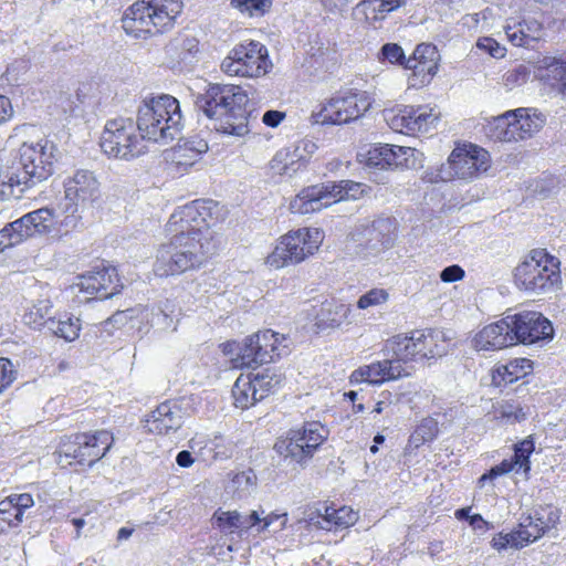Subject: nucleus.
I'll use <instances>...</instances> for the list:
<instances>
[{
    "mask_svg": "<svg viewBox=\"0 0 566 566\" xmlns=\"http://www.w3.org/2000/svg\"><path fill=\"white\" fill-rule=\"evenodd\" d=\"M480 50L488 52L492 57L502 59L505 56L506 50L495 39L490 36L480 38L476 42Z\"/></svg>",
    "mask_w": 566,
    "mask_h": 566,
    "instance_id": "nucleus-56",
    "label": "nucleus"
},
{
    "mask_svg": "<svg viewBox=\"0 0 566 566\" xmlns=\"http://www.w3.org/2000/svg\"><path fill=\"white\" fill-rule=\"evenodd\" d=\"M285 337L271 329L261 331L244 338L240 350L231 359L234 368H250L270 364L286 354Z\"/></svg>",
    "mask_w": 566,
    "mask_h": 566,
    "instance_id": "nucleus-15",
    "label": "nucleus"
},
{
    "mask_svg": "<svg viewBox=\"0 0 566 566\" xmlns=\"http://www.w3.org/2000/svg\"><path fill=\"white\" fill-rule=\"evenodd\" d=\"M387 345L394 357L403 366L409 361L434 359L448 352V339L443 332L436 328L415 329L409 334H397Z\"/></svg>",
    "mask_w": 566,
    "mask_h": 566,
    "instance_id": "nucleus-11",
    "label": "nucleus"
},
{
    "mask_svg": "<svg viewBox=\"0 0 566 566\" xmlns=\"http://www.w3.org/2000/svg\"><path fill=\"white\" fill-rule=\"evenodd\" d=\"M176 462L181 468H188L193 463V458L189 451H180L176 457Z\"/></svg>",
    "mask_w": 566,
    "mask_h": 566,
    "instance_id": "nucleus-63",
    "label": "nucleus"
},
{
    "mask_svg": "<svg viewBox=\"0 0 566 566\" xmlns=\"http://www.w3.org/2000/svg\"><path fill=\"white\" fill-rule=\"evenodd\" d=\"M240 347L241 346H239V344L235 340H228L220 345L222 353L226 355H232L235 352L238 354L240 350Z\"/></svg>",
    "mask_w": 566,
    "mask_h": 566,
    "instance_id": "nucleus-64",
    "label": "nucleus"
},
{
    "mask_svg": "<svg viewBox=\"0 0 566 566\" xmlns=\"http://www.w3.org/2000/svg\"><path fill=\"white\" fill-rule=\"evenodd\" d=\"M285 118V113L280 111H268L263 114L262 122L268 127H276Z\"/></svg>",
    "mask_w": 566,
    "mask_h": 566,
    "instance_id": "nucleus-60",
    "label": "nucleus"
},
{
    "mask_svg": "<svg viewBox=\"0 0 566 566\" xmlns=\"http://www.w3.org/2000/svg\"><path fill=\"white\" fill-rule=\"evenodd\" d=\"M222 73L230 77L259 80L273 70L269 49L258 40L249 39L237 43L220 63Z\"/></svg>",
    "mask_w": 566,
    "mask_h": 566,
    "instance_id": "nucleus-9",
    "label": "nucleus"
},
{
    "mask_svg": "<svg viewBox=\"0 0 566 566\" xmlns=\"http://www.w3.org/2000/svg\"><path fill=\"white\" fill-rule=\"evenodd\" d=\"M207 150V144L199 142L195 147L192 142H185L174 147L167 157V171L172 177H181L200 160L201 154Z\"/></svg>",
    "mask_w": 566,
    "mask_h": 566,
    "instance_id": "nucleus-33",
    "label": "nucleus"
},
{
    "mask_svg": "<svg viewBox=\"0 0 566 566\" xmlns=\"http://www.w3.org/2000/svg\"><path fill=\"white\" fill-rule=\"evenodd\" d=\"M358 512L350 506L331 500L317 501L307 505L304 521L308 527L326 532H339L355 525Z\"/></svg>",
    "mask_w": 566,
    "mask_h": 566,
    "instance_id": "nucleus-18",
    "label": "nucleus"
},
{
    "mask_svg": "<svg viewBox=\"0 0 566 566\" xmlns=\"http://www.w3.org/2000/svg\"><path fill=\"white\" fill-rule=\"evenodd\" d=\"M51 329L57 337L73 342L80 336L81 323L78 318L65 315L59 318L56 326Z\"/></svg>",
    "mask_w": 566,
    "mask_h": 566,
    "instance_id": "nucleus-48",
    "label": "nucleus"
},
{
    "mask_svg": "<svg viewBox=\"0 0 566 566\" xmlns=\"http://www.w3.org/2000/svg\"><path fill=\"white\" fill-rule=\"evenodd\" d=\"M363 192V185L353 180L311 185L291 200L290 211L294 214L315 213L342 200L356 199Z\"/></svg>",
    "mask_w": 566,
    "mask_h": 566,
    "instance_id": "nucleus-10",
    "label": "nucleus"
},
{
    "mask_svg": "<svg viewBox=\"0 0 566 566\" xmlns=\"http://www.w3.org/2000/svg\"><path fill=\"white\" fill-rule=\"evenodd\" d=\"M531 71L532 70L524 64H520V65L509 70L503 75L504 86L507 87L509 90H512L516 86H521V85L525 84L528 80Z\"/></svg>",
    "mask_w": 566,
    "mask_h": 566,
    "instance_id": "nucleus-53",
    "label": "nucleus"
},
{
    "mask_svg": "<svg viewBox=\"0 0 566 566\" xmlns=\"http://www.w3.org/2000/svg\"><path fill=\"white\" fill-rule=\"evenodd\" d=\"M64 198L69 203L82 210L93 206L101 199V184L96 176L85 169L76 170L63 182Z\"/></svg>",
    "mask_w": 566,
    "mask_h": 566,
    "instance_id": "nucleus-25",
    "label": "nucleus"
},
{
    "mask_svg": "<svg viewBox=\"0 0 566 566\" xmlns=\"http://www.w3.org/2000/svg\"><path fill=\"white\" fill-rule=\"evenodd\" d=\"M114 443L109 429L76 431L60 438L55 457L64 468L91 469L107 455Z\"/></svg>",
    "mask_w": 566,
    "mask_h": 566,
    "instance_id": "nucleus-4",
    "label": "nucleus"
},
{
    "mask_svg": "<svg viewBox=\"0 0 566 566\" xmlns=\"http://www.w3.org/2000/svg\"><path fill=\"white\" fill-rule=\"evenodd\" d=\"M179 102L171 95L151 97L138 108L137 125L144 139L155 143L172 140L181 130Z\"/></svg>",
    "mask_w": 566,
    "mask_h": 566,
    "instance_id": "nucleus-6",
    "label": "nucleus"
},
{
    "mask_svg": "<svg viewBox=\"0 0 566 566\" xmlns=\"http://www.w3.org/2000/svg\"><path fill=\"white\" fill-rule=\"evenodd\" d=\"M144 140L133 118L117 117L106 122L99 145L107 157L130 160L146 151Z\"/></svg>",
    "mask_w": 566,
    "mask_h": 566,
    "instance_id": "nucleus-13",
    "label": "nucleus"
},
{
    "mask_svg": "<svg viewBox=\"0 0 566 566\" xmlns=\"http://www.w3.org/2000/svg\"><path fill=\"white\" fill-rule=\"evenodd\" d=\"M448 163L459 178L472 179L489 169L490 155L475 144L458 143L449 155Z\"/></svg>",
    "mask_w": 566,
    "mask_h": 566,
    "instance_id": "nucleus-22",
    "label": "nucleus"
},
{
    "mask_svg": "<svg viewBox=\"0 0 566 566\" xmlns=\"http://www.w3.org/2000/svg\"><path fill=\"white\" fill-rule=\"evenodd\" d=\"M513 284L528 294H545L562 285L560 261L546 249H532L513 270Z\"/></svg>",
    "mask_w": 566,
    "mask_h": 566,
    "instance_id": "nucleus-5",
    "label": "nucleus"
},
{
    "mask_svg": "<svg viewBox=\"0 0 566 566\" xmlns=\"http://www.w3.org/2000/svg\"><path fill=\"white\" fill-rule=\"evenodd\" d=\"M184 11L182 0H135L120 17L124 33L148 41L170 33Z\"/></svg>",
    "mask_w": 566,
    "mask_h": 566,
    "instance_id": "nucleus-2",
    "label": "nucleus"
},
{
    "mask_svg": "<svg viewBox=\"0 0 566 566\" xmlns=\"http://www.w3.org/2000/svg\"><path fill=\"white\" fill-rule=\"evenodd\" d=\"M439 117L434 108L428 104L401 105L389 112L387 122L392 130L416 136L436 128Z\"/></svg>",
    "mask_w": 566,
    "mask_h": 566,
    "instance_id": "nucleus-19",
    "label": "nucleus"
},
{
    "mask_svg": "<svg viewBox=\"0 0 566 566\" xmlns=\"http://www.w3.org/2000/svg\"><path fill=\"white\" fill-rule=\"evenodd\" d=\"M464 275V270L460 265L453 264L442 270L440 279L442 282L452 283L462 280Z\"/></svg>",
    "mask_w": 566,
    "mask_h": 566,
    "instance_id": "nucleus-58",
    "label": "nucleus"
},
{
    "mask_svg": "<svg viewBox=\"0 0 566 566\" xmlns=\"http://www.w3.org/2000/svg\"><path fill=\"white\" fill-rule=\"evenodd\" d=\"M248 101V93L241 85L212 83L198 95L196 105L210 119L224 118L219 128L222 133L244 136L249 133Z\"/></svg>",
    "mask_w": 566,
    "mask_h": 566,
    "instance_id": "nucleus-3",
    "label": "nucleus"
},
{
    "mask_svg": "<svg viewBox=\"0 0 566 566\" xmlns=\"http://www.w3.org/2000/svg\"><path fill=\"white\" fill-rule=\"evenodd\" d=\"M51 310L52 305L49 300H40L25 311L22 321L32 329H41L49 321L55 324L51 316Z\"/></svg>",
    "mask_w": 566,
    "mask_h": 566,
    "instance_id": "nucleus-44",
    "label": "nucleus"
},
{
    "mask_svg": "<svg viewBox=\"0 0 566 566\" xmlns=\"http://www.w3.org/2000/svg\"><path fill=\"white\" fill-rule=\"evenodd\" d=\"M94 83L91 81L82 82L76 92L75 96L80 104L86 103V101L93 95L94 93Z\"/></svg>",
    "mask_w": 566,
    "mask_h": 566,
    "instance_id": "nucleus-59",
    "label": "nucleus"
},
{
    "mask_svg": "<svg viewBox=\"0 0 566 566\" xmlns=\"http://www.w3.org/2000/svg\"><path fill=\"white\" fill-rule=\"evenodd\" d=\"M83 211L81 207L66 202L62 213L56 216L55 233L62 237L74 232L81 223Z\"/></svg>",
    "mask_w": 566,
    "mask_h": 566,
    "instance_id": "nucleus-45",
    "label": "nucleus"
},
{
    "mask_svg": "<svg viewBox=\"0 0 566 566\" xmlns=\"http://www.w3.org/2000/svg\"><path fill=\"white\" fill-rule=\"evenodd\" d=\"M528 412V407L518 397H510L495 401L489 416L499 426H514L525 421Z\"/></svg>",
    "mask_w": 566,
    "mask_h": 566,
    "instance_id": "nucleus-34",
    "label": "nucleus"
},
{
    "mask_svg": "<svg viewBox=\"0 0 566 566\" xmlns=\"http://www.w3.org/2000/svg\"><path fill=\"white\" fill-rule=\"evenodd\" d=\"M534 451L535 439L532 434L513 444V455L511 459L526 476L531 473V457Z\"/></svg>",
    "mask_w": 566,
    "mask_h": 566,
    "instance_id": "nucleus-46",
    "label": "nucleus"
},
{
    "mask_svg": "<svg viewBox=\"0 0 566 566\" xmlns=\"http://www.w3.org/2000/svg\"><path fill=\"white\" fill-rule=\"evenodd\" d=\"M272 4L273 0H231V6L249 18H261L265 15Z\"/></svg>",
    "mask_w": 566,
    "mask_h": 566,
    "instance_id": "nucleus-47",
    "label": "nucleus"
},
{
    "mask_svg": "<svg viewBox=\"0 0 566 566\" xmlns=\"http://www.w3.org/2000/svg\"><path fill=\"white\" fill-rule=\"evenodd\" d=\"M509 41L515 46H526L531 41H537L542 36L543 24L535 20H523L504 28Z\"/></svg>",
    "mask_w": 566,
    "mask_h": 566,
    "instance_id": "nucleus-39",
    "label": "nucleus"
},
{
    "mask_svg": "<svg viewBox=\"0 0 566 566\" xmlns=\"http://www.w3.org/2000/svg\"><path fill=\"white\" fill-rule=\"evenodd\" d=\"M491 546L496 551H503L507 547L515 549L524 548L523 542L520 539V534L516 528H513L509 533L500 532L491 541Z\"/></svg>",
    "mask_w": 566,
    "mask_h": 566,
    "instance_id": "nucleus-49",
    "label": "nucleus"
},
{
    "mask_svg": "<svg viewBox=\"0 0 566 566\" xmlns=\"http://www.w3.org/2000/svg\"><path fill=\"white\" fill-rule=\"evenodd\" d=\"M407 0H361L355 8L354 14L366 25L376 28L386 17L405 6Z\"/></svg>",
    "mask_w": 566,
    "mask_h": 566,
    "instance_id": "nucleus-35",
    "label": "nucleus"
},
{
    "mask_svg": "<svg viewBox=\"0 0 566 566\" xmlns=\"http://www.w3.org/2000/svg\"><path fill=\"white\" fill-rule=\"evenodd\" d=\"M532 72L541 82L566 95V60L562 56L544 55L532 63Z\"/></svg>",
    "mask_w": 566,
    "mask_h": 566,
    "instance_id": "nucleus-32",
    "label": "nucleus"
},
{
    "mask_svg": "<svg viewBox=\"0 0 566 566\" xmlns=\"http://www.w3.org/2000/svg\"><path fill=\"white\" fill-rule=\"evenodd\" d=\"M34 185H36L34 180L21 167L0 172L1 199H19L25 190Z\"/></svg>",
    "mask_w": 566,
    "mask_h": 566,
    "instance_id": "nucleus-37",
    "label": "nucleus"
},
{
    "mask_svg": "<svg viewBox=\"0 0 566 566\" xmlns=\"http://www.w3.org/2000/svg\"><path fill=\"white\" fill-rule=\"evenodd\" d=\"M366 91L349 88L339 91L321 102L313 111V123L322 126H342L361 118L373 105Z\"/></svg>",
    "mask_w": 566,
    "mask_h": 566,
    "instance_id": "nucleus-8",
    "label": "nucleus"
},
{
    "mask_svg": "<svg viewBox=\"0 0 566 566\" xmlns=\"http://www.w3.org/2000/svg\"><path fill=\"white\" fill-rule=\"evenodd\" d=\"M328 439L327 428L319 421H305L291 428L274 442V451L291 462L304 465Z\"/></svg>",
    "mask_w": 566,
    "mask_h": 566,
    "instance_id": "nucleus-12",
    "label": "nucleus"
},
{
    "mask_svg": "<svg viewBox=\"0 0 566 566\" xmlns=\"http://www.w3.org/2000/svg\"><path fill=\"white\" fill-rule=\"evenodd\" d=\"M324 231L315 227H302L280 235L264 264L271 270L298 265L315 255L323 241Z\"/></svg>",
    "mask_w": 566,
    "mask_h": 566,
    "instance_id": "nucleus-7",
    "label": "nucleus"
},
{
    "mask_svg": "<svg viewBox=\"0 0 566 566\" xmlns=\"http://www.w3.org/2000/svg\"><path fill=\"white\" fill-rule=\"evenodd\" d=\"M440 433L439 422L431 416L422 418L410 433L405 454H411L420 447L433 442Z\"/></svg>",
    "mask_w": 566,
    "mask_h": 566,
    "instance_id": "nucleus-40",
    "label": "nucleus"
},
{
    "mask_svg": "<svg viewBox=\"0 0 566 566\" xmlns=\"http://www.w3.org/2000/svg\"><path fill=\"white\" fill-rule=\"evenodd\" d=\"M378 60L380 62H389L391 64H398L406 66L407 59L402 48L397 43H386L380 49Z\"/></svg>",
    "mask_w": 566,
    "mask_h": 566,
    "instance_id": "nucleus-51",
    "label": "nucleus"
},
{
    "mask_svg": "<svg viewBox=\"0 0 566 566\" xmlns=\"http://www.w3.org/2000/svg\"><path fill=\"white\" fill-rule=\"evenodd\" d=\"M166 231L169 240L157 248L153 264V272L158 277L199 270L213 254L214 244L210 234L174 231L169 224H166Z\"/></svg>",
    "mask_w": 566,
    "mask_h": 566,
    "instance_id": "nucleus-1",
    "label": "nucleus"
},
{
    "mask_svg": "<svg viewBox=\"0 0 566 566\" xmlns=\"http://www.w3.org/2000/svg\"><path fill=\"white\" fill-rule=\"evenodd\" d=\"M516 467L515 463H513V460L504 459L499 464L492 467L490 470H488L485 473H483L479 480L478 485L480 488H483L486 482L493 481L499 476L505 475L511 473Z\"/></svg>",
    "mask_w": 566,
    "mask_h": 566,
    "instance_id": "nucleus-52",
    "label": "nucleus"
},
{
    "mask_svg": "<svg viewBox=\"0 0 566 566\" xmlns=\"http://www.w3.org/2000/svg\"><path fill=\"white\" fill-rule=\"evenodd\" d=\"M507 315L479 329L471 339L476 352H496L514 346Z\"/></svg>",
    "mask_w": 566,
    "mask_h": 566,
    "instance_id": "nucleus-29",
    "label": "nucleus"
},
{
    "mask_svg": "<svg viewBox=\"0 0 566 566\" xmlns=\"http://www.w3.org/2000/svg\"><path fill=\"white\" fill-rule=\"evenodd\" d=\"M389 300V293L385 289H371L363 294L357 301L359 310H366L371 306L382 305Z\"/></svg>",
    "mask_w": 566,
    "mask_h": 566,
    "instance_id": "nucleus-54",
    "label": "nucleus"
},
{
    "mask_svg": "<svg viewBox=\"0 0 566 566\" xmlns=\"http://www.w3.org/2000/svg\"><path fill=\"white\" fill-rule=\"evenodd\" d=\"M534 370V361L526 357H515L506 363L495 364L491 371V384L496 388H504L512 385Z\"/></svg>",
    "mask_w": 566,
    "mask_h": 566,
    "instance_id": "nucleus-31",
    "label": "nucleus"
},
{
    "mask_svg": "<svg viewBox=\"0 0 566 566\" xmlns=\"http://www.w3.org/2000/svg\"><path fill=\"white\" fill-rule=\"evenodd\" d=\"M469 522L470 525L475 530L486 531L491 528L490 523L486 522L480 514L471 515Z\"/></svg>",
    "mask_w": 566,
    "mask_h": 566,
    "instance_id": "nucleus-62",
    "label": "nucleus"
},
{
    "mask_svg": "<svg viewBox=\"0 0 566 566\" xmlns=\"http://www.w3.org/2000/svg\"><path fill=\"white\" fill-rule=\"evenodd\" d=\"M352 306L332 297L325 300L315 308L312 332L315 335L329 334L342 328L343 325L349 324Z\"/></svg>",
    "mask_w": 566,
    "mask_h": 566,
    "instance_id": "nucleus-28",
    "label": "nucleus"
},
{
    "mask_svg": "<svg viewBox=\"0 0 566 566\" xmlns=\"http://www.w3.org/2000/svg\"><path fill=\"white\" fill-rule=\"evenodd\" d=\"M216 525L222 531L233 532L242 525L241 515L237 511H221L218 510L213 514Z\"/></svg>",
    "mask_w": 566,
    "mask_h": 566,
    "instance_id": "nucleus-50",
    "label": "nucleus"
},
{
    "mask_svg": "<svg viewBox=\"0 0 566 566\" xmlns=\"http://www.w3.org/2000/svg\"><path fill=\"white\" fill-rule=\"evenodd\" d=\"M227 209L212 199H196L172 212L167 224L174 231L209 234L208 230L223 222Z\"/></svg>",
    "mask_w": 566,
    "mask_h": 566,
    "instance_id": "nucleus-14",
    "label": "nucleus"
},
{
    "mask_svg": "<svg viewBox=\"0 0 566 566\" xmlns=\"http://www.w3.org/2000/svg\"><path fill=\"white\" fill-rule=\"evenodd\" d=\"M282 384L283 377L270 369L241 374L232 387L233 405L247 410L276 392Z\"/></svg>",
    "mask_w": 566,
    "mask_h": 566,
    "instance_id": "nucleus-16",
    "label": "nucleus"
},
{
    "mask_svg": "<svg viewBox=\"0 0 566 566\" xmlns=\"http://www.w3.org/2000/svg\"><path fill=\"white\" fill-rule=\"evenodd\" d=\"M518 117L509 111L493 118L489 125V136L495 142L512 143L524 140L520 130Z\"/></svg>",
    "mask_w": 566,
    "mask_h": 566,
    "instance_id": "nucleus-38",
    "label": "nucleus"
},
{
    "mask_svg": "<svg viewBox=\"0 0 566 566\" xmlns=\"http://www.w3.org/2000/svg\"><path fill=\"white\" fill-rule=\"evenodd\" d=\"M77 280L80 292L88 295L90 300H107L123 290L119 274L114 266L95 268L81 274Z\"/></svg>",
    "mask_w": 566,
    "mask_h": 566,
    "instance_id": "nucleus-23",
    "label": "nucleus"
},
{
    "mask_svg": "<svg viewBox=\"0 0 566 566\" xmlns=\"http://www.w3.org/2000/svg\"><path fill=\"white\" fill-rule=\"evenodd\" d=\"M17 378V370L7 357H0V394L8 389Z\"/></svg>",
    "mask_w": 566,
    "mask_h": 566,
    "instance_id": "nucleus-55",
    "label": "nucleus"
},
{
    "mask_svg": "<svg viewBox=\"0 0 566 566\" xmlns=\"http://www.w3.org/2000/svg\"><path fill=\"white\" fill-rule=\"evenodd\" d=\"M532 520L535 523L534 535L533 538L543 537L548 531L554 528L560 518V511L552 504L539 505L536 507L532 514H530Z\"/></svg>",
    "mask_w": 566,
    "mask_h": 566,
    "instance_id": "nucleus-43",
    "label": "nucleus"
},
{
    "mask_svg": "<svg viewBox=\"0 0 566 566\" xmlns=\"http://www.w3.org/2000/svg\"><path fill=\"white\" fill-rule=\"evenodd\" d=\"M415 149L390 144H375L364 155V164L378 169L407 167Z\"/></svg>",
    "mask_w": 566,
    "mask_h": 566,
    "instance_id": "nucleus-30",
    "label": "nucleus"
},
{
    "mask_svg": "<svg viewBox=\"0 0 566 566\" xmlns=\"http://www.w3.org/2000/svg\"><path fill=\"white\" fill-rule=\"evenodd\" d=\"M439 67V52L433 44L421 43L415 49L412 55L407 59L406 70L409 87L422 88L429 85Z\"/></svg>",
    "mask_w": 566,
    "mask_h": 566,
    "instance_id": "nucleus-24",
    "label": "nucleus"
},
{
    "mask_svg": "<svg viewBox=\"0 0 566 566\" xmlns=\"http://www.w3.org/2000/svg\"><path fill=\"white\" fill-rule=\"evenodd\" d=\"M56 216L49 208H40L8 223L0 230V252L29 238L55 232Z\"/></svg>",
    "mask_w": 566,
    "mask_h": 566,
    "instance_id": "nucleus-17",
    "label": "nucleus"
},
{
    "mask_svg": "<svg viewBox=\"0 0 566 566\" xmlns=\"http://www.w3.org/2000/svg\"><path fill=\"white\" fill-rule=\"evenodd\" d=\"M515 528L516 532L520 534V539L523 542L524 547L538 539L532 537V535H534V528L538 527L535 526V523L530 515L524 517Z\"/></svg>",
    "mask_w": 566,
    "mask_h": 566,
    "instance_id": "nucleus-57",
    "label": "nucleus"
},
{
    "mask_svg": "<svg viewBox=\"0 0 566 566\" xmlns=\"http://www.w3.org/2000/svg\"><path fill=\"white\" fill-rule=\"evenodd\" d=\"M409 375L401 361L394 357L392 359L377 360L358 367L350 374L349 381L352 384L367 382L379 386Z\"/></svg>",
    "mask_w": 566,
    "mask_h": 566,
    "instance_id": "nucleus-27",
    "label": "nucleus"
},
{
    "mask_svg": "<svg viewBox=\"0 0 566 566\" xmlns=\"http://www.w3.org/2000/svg\"><path fill=\"white\" fill-rule=\"evenodd\" d=\"M30 493L11 494L0 501V524L15 527L21 524L24 511L33 506Z\"/></svg>",
    "mask_w": 566,
    "mask_h": 566,
    "instance_id": "nucleus-36",
    "label": "nucleus"
},
{
    "mask_svg": "<svg viewBox=\"0 0 566 566\" xmlns=\"http://www.w3.org/2000/svg\"><path fill=\"white\" fill-rule=\"evenodd\" d=\"M510 115L518 117L520 130L522 132L523 139H528L534 136L545 124V116L536 108L532 107H520L516 109H510Z\"/></svg>",
    "mask_w": 566,
    "mask_h": 566,
    "instance_id": "nucleus-42",
    "label": "nucleus"
},
{
    "mask_svg": "<svg viewBox=\"0 0 566 566\" xmlns=\"http://www.w3.org/2000/svg\"><path fill=\"white\" fill-rule=\"evenodd\" d=\"M13 115V107L9 97L0 94V125L8 122Z\"/></svg>",
    "mask_w": 566,
    "mask_h": 566,
    "instance_id": "nucleus-61",
    "label": "nucleus"
},
{
    "mask_svg": "<svg viewBox=\"0 0 566 566\" xmlns=\"http://www.w3.org/2000/svg\"><path fill=\"white\" fill-rule=\"evenodd\" d=\"M514 346L534 345L554 337L552 322L537 311H522L507 315Z\"/></svg>",
    "mask_w": 566,
    "mask_h": 566,
    "instance_id": "nucleus-20",
    "label": "nucleus"
},
{
    "mask_svg": "<svg viewBox=\"0 0 566 566\" xmlns=\"http://www.w3.org/2000/svg\"><path fill=\"white\" fill-rule=\"evenodd\" d=\"M184 424V410L177 400H165L147 413L143 420L146 433L154 436H170Z\"/></svg>",
    "mask_w": 566,
    "mask_h": 566,
    "instance_id": "nucleus-26",
    "label": "nucleus"
},
{
    "mask_svg": "<svg viewBox=\"0 0 566 566\" xmlns=\"http://www.w3.org/2000/svg\"><path fill=\"white\" fill-rule=\"evenodd\" d=\"M54 146L46 139L23 143L19 149L20 167L35 184L46 180L54 170Z\"/></svg>",
    "mask_w": 566,
    "mask_h": 566,
    "instance_id": "nucleus-21",
    "label": "nucleus"
},
{
    "mask_svg": "<svg viewBox=\"0 0 566 566\" xmlns=\"http://www.w3.org/2000/svg\"><path fill=\"white\" fill-rule=\"evenodd\" d=\"M304 159L296 151L283 148L276 151L269 163V169L272 176L292 177L304 168Z\"/></svg>",
    "mask_w": 566,
    "mask_h": 566,
    "instance_id": "nucleus-41",
    "label": "nucleus"
}]
</instances>
